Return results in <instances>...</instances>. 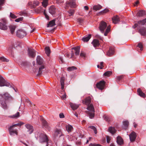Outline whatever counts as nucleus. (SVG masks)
I'll return each instance as SVG.
<instances>
[{
  "label": "nucleus",
  "instance_id": "obj_1",
  "mask_svg": "<svg viewBox=\"0 0 146 146\" xmlns=\"http://www.w3.org/2000/svg\"><path fill=\"white\" fill-rule=\"evenodd\" d=\"M107 28L106 31L104 33V35L105 36L107 35L108 33L111 30V26L110 25L107 26L106 22L104 21H102L100 23L99 28L102 33L104 32L105 30Z\"/></svg>",
  "mask_w": 146,
  "mask_h": 146
},
{
  "label": "nucleus",
  "instance_id": "obj_2",
  "mask_svg": "<svg viewBox=\"0 0 146 146\" xmlns=\"http://www.w3.org/2000/svg\"><path fill=\"white\" fill-rule=\"evenodd\" d=\"M91 102V99L90 97L87 98L82 101L84 104L88 106L87 108V110L86 111V112L90 118H91V104H90Z\"/></svg>",
  "mask_w": 146,
  "mask_h": 146
},
{
  "label": "nucleus",
  "instance_id": "obj_3",
  "mask_svg": "<svg viewBox=\"0 0 146 146\" xmlns=\"http://www.w3.org/2000/svg\"><path fill=\"white\" fill-rule=\"evenodd\" d=\"M17 15L11 12L10 13L9 17L11 18H16L18 17V18H23V17H27L31 18L30 17V15L26 12H20L17 14Z\"/></svg>",
  "mask_w": 146,
  "mask_h": 146
},
{
  "label": "nucleus",
  "instance_id": "obj_4",
  "mask_svg": "<svg viewBox=\"0 0 146 146\" xmlns=\"http://www.w3.org/2000/svg\"><path fill=\"white\" fill-rule=\"evenodd\" d=\"M60 19H54L50 21L47 24V27H53L56 25L55 21H56V24L60 26L61 25L60 23L61 21Z\"/></svg>",
  "mask_w": 146,
  "mask_h": 146
},
{
  "label": "nucleus",
  "instance_id": "obj_5",
  "mask_svg": "<svg viewBox=\"0 0 146 146\" xmlns=\"http://www.w3.org/2000/svg\"><path fill=\"white\" fill-rule=\"evenodd\" d=\"M2 21L3 23L0 22V29L3 30H7V27L6 25L7 22L6 19H2Z\"/></svg>",
  "mask_w": 146,
  "mask_h": 146
},
{
  "label": "nucleus",
  "instance_id": "obj_6",
  "mask_svg": "<svg viewBox=\"0 0 146 146\" xmlns=\"http://www.w3.org/2000/svg\"><path fill=\"white\" fill-rule=\"evenodd\" d=\"M105 82L104 80L100 81L96 84V87L101 90H102L105 88Z\"/></svg>",
  "mask_w": 146,
  "mask_h": 146
},
{
  "label": "nucleus",
  "instance_id": "obj_7",
  "mask_svg": "<svg viewBox=\"0 0 146 146\" xmlns=\"http://www.w3.org/2000/svg\"><path fill=\"white\" fill-rule=\"evenodd\" d=\"M16 127L15 124L10 126L8 130L9 132V133L11 135H14V133L16 135H18L17 130V129H14V127Z\"/></svg>",
  "mask_w": 146,
  "mask_h": 146
},
{
  "label": "nucleus",
  "instance_id": "obj_8",
  "mask_svg": "<svg viewBox=\"0 0 146 146\" xmlns=\"http://www.w3.org/2000/svg\"><path fill=\"white\" fill-rule=\"evenodd\" d=\"M16 34L17 36L20 38H23L26 35V33L22 30H19L17 31Z\"/></svg>",
  "mask_w": 146,
  "mask_h": 146
},
{
  "label": "nucleus",
  "instance_id": "obj_9",
  "mask_svg": "<svg viewBox=\"0 0 146 146\" xmlns=\"http://www.w3.org/2000/svg\"><path fill=\"white\" fill-rule=\"evenodd\" d=\"M10 86V84L6 82L4 78L0 76V86H6L9 87Z\"/></svg>",
  "mask_w": 146,
  "mask_h": 146
},
{
  "label": "nucleus",
  "instance_id": "obj_10",
  "mask_svg": "<svg viewBox=\"0 0 146 146\" xmlns=\"http://www.w3.org/2000/svg\"><path fill=\"white\" fill-rule=\"evenodd\" d=\"M66 3L67 6H70L71 8H75L76 6V0H70L67 1Z\"/></svg>",
  "mask_w": 146,
  "mask_h": 146
},
{
  "label": "nucleus",
  "instance_id": "obj_11",
  "mask_svg": "<svg viewBox=\"0 0 146 146\" xmlns=\"http://www.w3.org/2000/svg\"><path fill=\"white\" fill-rule=\"evenodd\" d=\"M28 54L29 56L32 58H34L36 54L35 50L29 48L28 50Z\"/></svg>",
  "mask_w": 146,
  "mask_h": 146
},
{
  "label": "nucleus",
  "instance_id": "obj_12",
  "mask_svg": "<svg viewBox=\"0 0 146 146\" xmlns=\"http://www.w3.org/2000/svg\"><path fill=\"white\" fill-rule=\"evenodd\" d=\"M137 135L136 133L134 131H132L129 134V137L130 141L131 142L134 141Z\"/></svg>",
  "mask_w": 146,
  "mask_h": 146
},
{
  "label": "nucleus",
  "instance_id": "obj_13",
  "mask_svg": "<svg viewBox=\"0 0 146 146\" xmlns=\"http://www.w3.org/2000/svg\"><path fill=\"white\" fill-rule=\"evenodd\" d=\"M146 22V19H144L142 21H140L138 22V24L135 23L133 26V27L135 29L138 26H140L141 25H144Z\"/></svg>",
  "mask_w": 146,
  "mask_h": 146
},
{
  "label": "nucleus",
  "instance_id": "obj_14",
  "mask_svg": "<svg viewBox=\"0 0 146 146\" xmlns=\"http://www.w3.org/2000/svg\"><path fill=\"white\" fill-rule=\"evenodd\" d=\"M40 120L42 121L43 126L45 128L49 129L50 127L47 122L44 119L43 117H40Z\"/></svg>",
  "mask_w": 146,
  "mask_h": 146
},
{
  "label": "nucleus",
  "instance_id": "obj_15",
  "mask_svg": "<svg viewBox=\"0 0 146 146\" xmlns=\"http://www.w3.org/2000/svg\"><path fill=\"white\" fill-rule=\"evenodd\" d=\"M25 126L26 128L28 129L27 131L29 132V134L32 133L33 131V127L29 124H27L25 125Z\"/></svg>",
  "mask_w": 146,
  "mask_h": 146
},
{
  "label": "nucleus",
  "instance_id": "obj_16",
  "mask_svg": "<svg viewBox=\"0 0 146 146\" xmlns=\"http://www.w3.org/2000/svg\"><path fill=\"white\" fill-rule=\"evenodd\" d=\"M48 137L46 135H44L42 138L40 139V141L41 143L46 142L47 144L46 145V146H48Z\"/></svg>",
  "mask_w": 146,
  "mask_h": 146
},
{
  "label": "nucleus",
  "instance_id": "obj_17",
  "mask_svg": "<svg viewBox=\"0 0 146 146\" xmlns=\"http://www.w3.org/2000/svg\"><path fill=\"white\" fill-rule=\"evenodd\" d=\"M49 13L52 15H54L56 11L55 7L53 5L51 6L49 9Z\"/></svg>",
  "mask_w": 146,
  "mask_h": 146
},
{
  "label": "nucleus",
  "instance_id": "obj_18",
  "mask_svg": "<svg viewBox=\"0 0 146 146\" xmlns=\"http://www.w3.org/2000/svg\"><path fill=\"white\" fill-rule=\"evenodd\" d=\"M0 96L2 97L5 98L6 100H12V98L11 95L7 92H6L3 95L0 94Z\"/></svg>",
  "mask_w": 146,
  "mask_h": 146
},
{
  "label": "nucleus",
  "instance_id": "obj_19",
  "mask_svg": "<svg viewBox=\"0 0 146 146\" xmlns=\"http://www.w3.org/2000/svg\"><path fill=\"white\" fill-rule=\"evenodd\" d=\"M9 29L10 30L11 33L13 34L14 33V31L16 27V26L14 25H10L8 27Z\"/></svg>",
  "mask_w": 146,
  "mask_h": 146
},
{
  "label": "nucleus",
  "instance_id": "obj_20",
  "mask_svg": "<svg viewBox=\"0 0 146 146\" xmlns=\"http://www.w3.org/2000/svg\"><path fill=\"white\" fill-rule=\"evenodd\" d=\"M92 44L95 48L98 47L100 45L99 40L96 39H94L93 42H92Z\"/></svg>",
  "mask_w": 146,
  "mask_h": 146
},
{
  "label": "nucleus",
  "instance_id": "obj_21",
  "mask_svg": "<svg viewBox=\"0 0 146 146\" xmlns=\"http://www.w3.org/2000/svg\"><path fill=\"white\" fill-rule=\"evenodd\" d=\"M80 47L79 46H77L75 47L72 48V49H74L75 51V54L76 55H78L80 52Z\"/></svg>",
  "mask_w": 146,
  "mask_h": 146
},
{
  "label": "nucleus",
  "instance_id": "obj_22",
  "mask_svg": "<svg viewBox=\"0 0 146 146\" xmlns=\"http://www.w3.org/2000/svg\"><path fill=\"white\" fill-rule=\"evenodd\" d=\"M117 142L120 145H122L123 143V141L122 138L119 136H118L117 138Z\"/></svg>",
  "mask_w": 146,
  "mask_h": 146
},
{
  "label": "nucleus",
  "instance_id": "obj_23",
  "mask_svg": "<svg viewBox=\"0 0 146 146\" xmlns=\"http://www.w3.org/2000/svg\"><path fill=\"white\" fill-rule=\"evenodd\" d=\"M114 52V48L113 47H110V48L109 50L107 53V54L109 56H110L113 54Z\"/></svg>",
  "mask_w": 146,
  "mask_h": 146
},
{
  "label": "nucleus",
  "instance_id": "obj_24",
  "mask_svg": "<svg viewBox=\"0 0 146 146\" xmlns=\"http://www.w3.org/2000/svg\"><path fill=\"white\" fill-rule=\"evenodd\" d=\"M36 61L37 63L40 65L43 64L44 62L43 59L39 56L37 57Z\"/></svg>",
  "mask_w": 146,
  "mask_h": 146
},
{
  "label": "nucleus",
  "instance_id": "obj_25",
  "mask_svg": "<svg viewBox=\"0 0 146 146\" xmlns=\"http://www.w3.org/2000/svg\"><path fill=\"white\" fill-rule=\"evenodd\" d=\"M54 135L55 137L57 136L60 137L62 135V132L61 130L60 129H56Z\"/></svg>",
  "mask_w": 146,
  "mask_h": 146
},
{
  "label": "nucleus",
  "instance_id": "obj_26",
  "mask_svg": "<svg viewBox=\"0 0 146 146\" xmlns=\"http://www.w3.org/2000/svg\"><path fill=\"white\" fill-rule=\"evenodd\" d=\"M137 92L139 95L141 97L144 98L145 97V95L143 93L140 88H138L137 90Z\"/></svg>",
  "mask_w": 146,
  "mask_h": 146
},
{
  "label": "nucleus",
  "instance_id": "obj_27",
  "mask_svg": "<svg viewBox=\"0 0 146 146\" xmlns=\"http://www.w3.org/2000/svg\"><path fill=\"white\" fill-rule=\"evenodd\" d=\"M139 32L142 36H145L146 35V30L145 28H143L139 30Z\"/></svg>",
  "mask_w": 146,
  "mask_h": 146
},
{
  "label": "nucleus",
  "instance_id": "obj_28",
  "mask_svg": "<svg viewBox=\"0 0 146 146\" xmlns=\"http://www.w3.org/2000/svg\"><path fill=\"white\" fill-rule=\"evenodd\" d=\"M0 103L1 104V106L4 109H6L7 107L5 101L4 100H1L0 101Z\"/></svg>",
  "mask_w": 146,
  "mask_h": 146
},
{
  "label": "nucleus",
  "instance_id": "obj_29",
  "mask_svg": "<svg viewBox=\"0 0 146 146\" xmlns=\"http://www.w3.org/2000/svg\"><path fill=\"white\" fill-rule=\"evenodd\" d=\"M137 14L139 17H141L145 15V11L143 10H137Z\"/></svg>",
  "mask_w": 146,
  "mask_h": 146
},
{
  "label": "nucleus",
  "instance_id": "obj_30",
  "mask_svg": "<svg viewBox=\"0 0 146 146\" xmlns=\"http://www.w3.org/2000/svg\"><path fill=\"white\" fill-rule=\"evenodd\" d=\"M108 131L112 134H114L116 133V130L115 128L112 127H110L108 129Z\"/></svg>",
  "mask_w": 146,
  "mask_h": 146
},
{
  "label": "nucleus",
  "instance_id": "obj_31",
  "mask_svg": "<svg viewBox=\"0 0 146 146\" xmlns=\"http://www.w3.org/2000/svg\"><path fill=\"white\" fill-rule=\"evenodd\" d=\"M91 37V35L89 34L88 36L83 38L82 40L84 42H87L90 39Z\"/></svg>",
  "mask_w": 146,
  "mask_h": 146
},
{
  "label": "nucleus",
  "instance_id": "obj_32",
  "mask_svg": "<svg viewBox=\"0 0 146 146\" xmlns=\"http://www.w3.org/2000/svg\"><path fill=\"white\" fill-rule=\"evenodd\" d=\"M70 105L71 107L73 110L77 109L79 107L78 105L73 104L71 103H70Z\"/></svg>",
  "mask_w": 146,
  "mask_h": 146
},
{
  "label": "nucleus",
  "instance_id": "obj_33",
  "mask_svg": "<svg viewBox=\"0 0 146 146\" xmlns=\"http://www.w3.org/2000/svg\"><path fill=\"white\" fill-rule=\"evenodd\" d=\"M123 126L122 127L124 129H126L128 127L129 125V122L127 121H125L123 122Z\"/></svg>",
  "mask_w": 146,
  "mask_h": 146
},
{
  "label": "nucleus",
  "instance_id": "obj_34",
  "mask_svg": "<svg viewBox=\"0 0 146 146\" xmlns=\"http://www.w3.org/2000/svg\"><path fill=\"white\" fill-rule=\"evenodd\" d=\"M65 78L64 77H62L60 79V84L61 86V89L63 90L64 88V81Z\"/></svg>",
  "mask_w": 146,
  "mask_h": 146
},
{
  "label": "nucleus",
  "instance_id": "obj_35",
  "mask_svg": "<svg viewBox=\"0 0 146 146\" xmlns=\"http://www.w3.org/2000/svg\"><path fill=\"white\" fill-rule=\"evenodd\" d=\"M109 11V10L108 9H105L104 10L98 13H97V15H102L106 13L107 12Z\"/></svg>",
  "mask_w": 146,
  "mask_h": 146
},
{
  "label": "nucleus",
  "instance_id": "obj_36",
  "mask_svg": "<svg viewBox=\"0 0 146 146\" xmlns=\"http://www.w3.org/2000/svg\"><path fill=\"white\" fill-rule=\"evenodd\" d=\"M102 8V6L99 5H95L93 7V10L97 11L99 10Z\"/></svg>",
  "mask_w": 146,
  "mask_h": 146
},
{
  "label": "nucleus",
  "instance_id": "obj_37",
  "mask_svg": "<svg viewBox=\"0 0 146 146\" xmlns=\"http://www.w3.org/2000/svg\"><path fill=\"white\" fill-rule=\"evenodd\" d=\"M44 68V66H41L39 68L38 71L37 76H40L42 74V70Z\"/></svg>",
  "mask_w": 146,
  "mask_h": 146
},
{
  "label": "nucleus",
  "instance_id": "obj_38",
  "mask_svg": "<svg viewBox=\"0 0 146 146\" xmlns=\"http://www.w3.org/2000/svg\"><path fill=\"white\" fill-rule=\"evenodd\" d=\"M45 53L47 56H49L50 53V50L49 47H46L45 48Z\"/></svg>",
  "mask_w": 146,
  "mask_h": 146
},
{
  "label": "nucleus",
  "instance_id": "obj_39",
  "mask_svg": "<svg viewBox=\"0 0 146 146\" xmlns=\"http://www.w3.org/2000/svg\"><path fill=\"white\" fill-rule=\"evenodd\" d=\"M20 116V113L19 112H17L15 114L13 115H11L9 116L10 117L16 118L19 117Z\"/></svg>",
  "mask_w": 146,
  "mask_h": 146
},
{
  "label": "nucleus",
  "instance_id": "obj_40",
  "mask_svg": "<svg viewBox=\"0 0 146 146\" xmlns=\"http://www.w3.org/2000/svg\"><path fill=\"white\" fill-rule=\"evenodd\" d=\"M124 76H125L124 75H121L119 76H117L116 78V79L117 82H119L120 81L122 80L123 78H124Z\"/></svg>",
  "mask_w": 146,
  "mask_h": 146
},
{
  "label": "nucleus",
  "instance_id": "obj_41",
  "mask_svg": "<svg viewBox=\"0 0 146 146\" xmlns=\"http://www.w3.org/2000/svg\"><path fill=\"white\" fill-rule=\"evenodd\" d=\"M77 69L76 67L74 66H72L71 67H69L67 68V70L68 71H72L75 70Z\"/></svg>",
  "mask_w": 146,
  "mask_h": 146
},
{
  "label": "nucleus",
  "instance_id": "obj_42",
  "mask_svg": "<svg viewBox=\"0 0 146 146\" xmlns=\"http://www.w3.org/2000/svg\"><path fill=\"white\" fill-rule=\"evenodd\" d=\"M66 129L67 131L68 132H71L72 130L73 129V127L71 125H69L66 127Z\"/></svg>",
  "mask_w": 146,
  "mask_h": 146
},
{
  "label": "nucleus",
  "instance_id": "obj_43",
  "mask_svg": "<svg viewBox=\"0 0 146 146\" xmlns=\"http://www.w3.org/2000/svg\"><path fill=\"white\" fill-rule=\"evenodd\" d=\"M39 4V2L37 1H33V8L35 7L36 6L38 5Z\"/></svg>",
  "mask_w": 146,
  "mask_h": 146
},
{
  "label": "nucleus",
  "instance_id": "obj_44",
  "mask_svg": "<svg viewBox=\"0 0 146 146\" xmlns=\"http://www.w3.org/2000/svg\"><path fill=\"white\" fill-rule=\"evenodd\" d=\"M112 21L114 24H116L119 23L120 21L119 19H112Z\"/></svg>",
  "mask_w": 146,
  "mask_h": 146
},
{
  "label": "nucleus",
  "instance_id": "obj_45",
  "mask_svg": "<svg viewBox=\"0 0 146 146\" xmlns=\"http://www.w3.org/2000/svg\"><path fill=\"white\" fill-rule=\"evenodd\" d=\"M68 15L70 16L73 15L74 13V9H70L69 11H68Z\"/></svg>",
  "mask_w": 146,
  "mask_h": 146
},
{
  "label": "nucleus",
  "instance_id": "obj_46",
  "mask_svg": "<svg viewBox=\"0 0 146 146\" xmlns=\"http://www.w3.org/2000/svg\"><path fill=\"white\" fill-rule=\"evenodd\" d=\"M95 108L93 105L92 104V119L95 116Z\"/></svg>",
  "mask_w": 146,
  "mask_h": 146
},
{
  "label": "nucleus",
  "instance_id": "obj_47",
  "mask_svg": "<svg viewBox=\"0 0 146 146\" xmlns=\"http://www.w3.org/2000/svg\"><path fill=\"white\" fill-rule=\"evenodd\" d=\"M42 6L46 7L47 5V0H44L42 2Z\"/></svg>",
  "mask_w": 146,
  "mask_h": 146
},
{
  "label": "nucleus",
  "instance_id": "obj_48",
  "mask_svg": "<svg viewBox=\"0 0 146 146\" xmlns=\"http://www.w3.org/2000/svg\"><path fill=\"white\" fill-rule=\"evenodd\" d=\"M25 102L27 103V104L28 106L30 107H32L33 106V104L29 99H26Z\"/></svg>",
  "mask_w": 146,
  "mask_h": 146
},
{
  "label": "nucleus",
  "instance_id": "obj_49",
  "mask_svg": "<svg viewBox=\"0 0 146 146\" xmlns=\"http://www.w3.org/2000/svg\"><path fill=\"white\" fill-rule=\"evenodd\" d=\"M0 60L3 62H8L9 61V59H7L3 56L0 57Z\"/></svg>",
  "mask_w": 146,
  "mask_h": 146
},
{
  "label": "nucleus",
  "instance_id": "obj_50",
  "mask_svg": "<svg viewBox=\"0 0 146 146\" xmlns=\"http://www.w3.org/2000/svg\"><path fill=\"white\" fill-rule=\"evenodd\" d=\"M111 72L110 71H107L105 72L103 74L104 76L108 77L111 74Z\"/></svg>",
  "mask_w": 146,
  "mask_h": 146
},
{
  "label": "nucleus",
  "instance_id": "obj_51",
  "mask_svg": "<svg viewBox=\"0 0 146 146\" xmlns=\"http://www.w3.org/2000/svg\"><path fill=\"white\" fill-rule=\"evenodd\" d=\"M92 130L94 131L95 134H96L98 133L96 128L94 126H92Z\"/></svg>",
  "mask_w": 146,
  "mask_h": 146
},
{
  "label": "nucleus",
  "instance_id": "obj_52",
  "mask_svg": "<svg viewBox=\"0 0 146 146\" xmlns=\"http://www.w3.org/2000/svg\"><path fill=\"white\" fill-rule=\"evenodd\" d=\"M76 21L78 24L82 25L83 23V19H77Z\"/></svg>",
  "mask_w": 146,
  "mask_h": 146
},
{
  "label": "nucleus",
  "instance_id": "obj_53",
  "mask_svg": "<svg viewBox=\"0 0 146 146\" xmlns=\"http://www.w3.org/2000/svg\"><path fill=\"white\" fill-rule=\"evenodd\" d=\"M100 65H97V67L98 68H100V69H103V68L104 67V62H100Z\"/></svg>",
  "mask_w": 146,
  "mask_h": 146
},
{
  "label": "nucleus",
  "instance_id": "obj_54",
  "mask_svg": "<svg viewBox=\"0 0 146 146\" xmlns=\"http://www.w3.org/2000/svg\"><path fill=\"white\" fill-rule=\"evenodd\" d=\"M5 2V0H0V10L1 9L2 6L4 4Z\"/></svg>",
  "mask_w": 146,
  "mask_h": 146
},
{
  "label": "nucleus",
  "instance_id": "obj_55",
  "mask_svg": "<svg viewBox=\"0 0 146 146\" xmlns=\"http://www.w3.org/2000/svg\"><path fill=\"white\" fill-rule=\"evenodd\" d=\"M111 137L108 136H106V141L108 143H109L111 139Z\"/></svg>",
  "mask_w": 146,
  "mask_h": 146
},
{
  "label": "nucleus",
  "instance_id": "obj_56",
  "mask_svg": "<svg viewBox=\"0 0 146 146\" xmlns=\"http://www.w3.org/2000/svg\"><path fill=\"white\" fill-rule=\"evenodd\" d=\"M37 11H36L37 13H39L42 11V8L41 7H39L37 9Z\"/></svg>",
  "mask_w": 146,
  "mask_h": 146
},
{
  "label": "nucleus",
  "instance_id": "obj_57",
  "mask_svg": "<svg viewBox=\"0 0 146 146\" xmlns=\"http://www.w3.org/2000/svg\"><path fill=\"white\" fill-rule=\"evenodd\" d=\"M138 47L140 48L141 50H143V46L142 44L141 43H139L138 44Z\"/></svg>",
  "mask_w": 146,
  "mask_h": 146
},
{
  "label": "nucleus",
  "instance_id": "obj_58",
  "mask_svg": "<svg viewBox=\"0 0 146 146\" xmlns=\"http://www.w3.org/2000/svg\"><path fill=\"white\" fill-rule=\"evenodd\" d=\"M23 124L24 123L23 122H21L16 124H15V127H17L18 126H20Z\"/></svg>",
  "mask_w": 146,
  "mask_h": 146
},
{
  "label": "nucleus",
  "instance_id": "obj_59",
  "mask_svg": "<svg viewBox=\"0 0 146 146\" xmlns=\"http://www.w3.org/2000/svg\"><path fill=\"white\" fill-rule=\"evenodd\" d=\"M43 13L45 17L46 18H49V17L47 15V14L46 13L45 10H44Z\"/></svg>",
  "mask_w": 146,
  "mask_h": 146
},
{
  "label": "nucleus",
  "instance_id": "obj_60",
  "mask_svg": "<svg viewBox=\"0 0 146 146\" xmlns=\"http://www.w3.org/2000/svg\"><path fill=\"white\" fill-rule=\"evenodd\" d=\"M61 97L62 99V100H65L66 98V95L65 93L63 95L61 96Z\"/></svg>",
  "mask_w": 146,
  "mask_h": 146
},
{
  "label": "nucleus",
  "instance_id": "obj_61",
  "mask_svg": "<svg viewBox=\"0 0 146 146\" xmlns=\"http://www.w3.org/2000/svg\"><path fill=\"white\" fill-rule=\"evenodd\" d=\"M121 16L120 15H119V16H118L117 15H115V16H114L113 18H114V19H115V18H121Z\"/></svg>",
  "mask_w": 146,
  "mask_h": 146
},
{
  "label": "nucleus",
  "instance_id": "obj_62",
  "mask_svg": "<svg viewBox=\"0 0 146 146\" xmlns=\"http://www.w3.org/2000/svg\"><path fill=\"white\" fill-rule=\"evenodd\" d=\"M80 56L84 58L85 56V54L84 53L81 52L80 54Z\"/></svg>",
  "mask_w": 146,
  "mask_h": 146
},
{
  "label": "nucleus",
  "instance_id": "obj_63",
  "mask_svg": "<svg viewBox=\"0 0 146 146\" xmlns=\"http://www.w3.org/2000/svg\"><path fill=\"white\" fill-rule=\"evenodd\" d=\"M59 60H60V63H63V59L62 57H60Z\"/></svg>",
  "mask_w": 146,
  "mask_h": 146
},
{
  "label": "nucleus",
  "instance_id": "obj_64",
  "mask_svg": "<svg viewBox=\"0 0 146 146\" xmlns=\"http://www.w3.org/2000/svg\"><path fill=\"white\" fill-rule=\"evenodd\" d=\"M59 117L60 118H64V114L62 113H60L59 114Z\"/></svg>",
  "mask_w": 146,
  "mask_h": 146
}]
</instances>
